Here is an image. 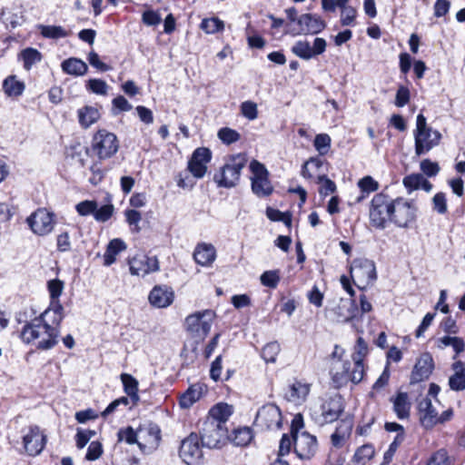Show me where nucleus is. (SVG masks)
Segmentation results:
<instances>
[{"instance_id":"nucleus-39","label":"nucleus","mask_w":465,"mask_h":465,"mask_svg":"<svg viewBox=\"0 0 465 465\" xmlns=\"http://www.w3.org/2000/svg\"><path fill=\"white\" fill-rule=\"evenodd\" d=\"M20 58L23 60L24 68L29 71L33 65L42 60L41 53L35 48H25L20 53Z\"/></svg>"},{"instance_id":"nucleus-3","label":"nucleus","mask_w":465,"mask_h":465,"mask_svg":"<svg viewBox=\"0 0 465 465\" xmlns=\"http://www.w3.org/2000/svg\"><path fill=\"white\" fill-rule=\"evenodd\" d=\"M247 163L245 154L231 156L224 165L214 174L213 180L219 187L232 188L240 181L242 170Z\"/></svg>"},{"instance_id":"nucleus-23","label":"nucleus","mask_w":465,"mask_h":465,"mask_svg":"<svg viewBox=\"0 0 465 465\" xmlns=\"http://www.w3.org/2000/svg\"><path fill=\"white\" fill-rule=\"evenodd\" d=\"M433 369L434 361L432 356L428 352L421 354L412 370L411 382L418 383L427 380Z\"/></svg>"},{"instance_id":"nucleus-60","label":"nucleus","mask_w":465,"mask_h":465,"mask_svg":"<svg viewBox=\"0 0 465 465\" xmlns=\"http://www.w3.org/2000/svg\"><path fill=\"white\" fill-rule=\"evenodd\" d=\"M103 446L99 441H92L87 449L85 459L87 460H96L103 454Z\"/></svg>"},{"instance_id":"nucleus-42","label":"nucleus","mask_w":465,"mask_h":465,"mask_svg":"<svg viewBox=\"0 0 465 465\" xmlns=\"http://www.w3.org/2000/svg\"><path fill=\"white\" fill-rule=\"evenodd\" d=\"M281 280L280 271L279 270H270L265 271L261 276L260 281L261 283L268 288L275 289Z\"/></svg>"},{"instance_id":"nucleus-16","label":"nucleus","mask_w":465,"mask_h":465,"mask_svg":"<svg viewBox=\"0 0 465 465\" xmlns=\"http://www.w3.org/2000/svg\"><path fill=\"white\" fill-rule=\"evenodd\" d=\"M46 437L38 426H30L23 435L24 450L29 456H37L44 450Z\"/></svg>"},{"instance_id":"nucleus-37","label":"nucleus","mask_w":465,"mask_h":465,"mask_svg":"<svg viewBox=\"0 0 465 465\" xmlns=\"http://www.w3.org/2000/svg\"><path fill=\"white\" fill-rule=\"evenodd\" d=\"M0 19L6 27L15 28L21 24L22 15L15 8L5 7L0 13Z\"/></svg>"},{"instance_id":"nucleus-47","label":"nucleus","mask_w":465,"mask_h":465,"mask_svg":"<svg viewBox=\"0 0 465 465\" xmlns=\"http://www.w3.org/2000/svg\"><path fill=\"white\" fill-rule=\"evenodd\" d=\"M223 27V22L216 17L205 18L201 23V28L207 34L217 33L222 31Z\"/></svg>"},{"instance_id":"nucleus-10","label":"nucleus","mask_w":465,"mask_h":465,"mask_svg":"<svg viewBox=\"0 0 465 465\" xmlns=\"http://www.w3.org/2000/svg\"><path fill=\"white\" fill-rule=\"evenodd\" d=\"M91 149L100 160L114 156L119 149V142L114 133L98 130L92 138Z\"/></svg>"},{"instance_id":"nucleus-12","label":"nucleus","mask_w":465,"mask_h":465,"mask_svg":"<svg viewBox=\"0 0 465 465\" xmlns=\"http://www.w3.org/2000/svg\"><path fill=\"white\" fill-rule=\"evenodd\" d=\"M250 171L252 173V191L258 197H266L272 194L273 187L269 180V172L265 165L257 160L250 163Z\"/></svg>"},{"instance_id":"nucleus-63","label":"nucleus","mask_w":465,"mask_h":465,"mask_svg":"<svg viewBox=\"0 0 465 465\" xmlns=\"http://www.w3.org/2000/svg\"><path fill=\"white\" fill-rule=\"evenodd\" d=\"M449 458L445 450H439L429 460L426 465H448Z\"/></svg>"},{"instance_id":"nucleus-61","label":"nucleus","mask_w":465,"mask_h":465,"mask_svg":"<svg viewBox=\"0 0 465 465\" xmlns=\"http://www.w3.org/2000/svg\"><path fill=\"white\" fill-rule=\"evenodd\" d=\"M113 205L105 204L100 207L99 209L96 208L94 213V217L96 221L104 223L111 218V216L113 215Z\"/></svg>"},{"instance_id":"nucleus-41","label":"nucleus","mask_w":465,"mask_h":465,"mask_svg":"<svg viewBox=\"0 0 465 465\" xmlns=\"http://www.w3.org/2000/svg\"><path fill=\"white\" fill-rule=\"evenodd\" d=\"M64 283L59 279H53L47 282V290L51 299L50 303L60 302L59 297L63 293Z\"/></svg>"},{"instance_id":"nucleus-34","label":"nucleus","mask_w":465,"mask_h":465,"mask_svg":"<svg viewBox=\"0 0 465 465\" xmlns=\"http://www.w3.org/2000/svg\"><path fill=\"white\" fill-rule=\"evenodd\" d=\"M352 424L351 420H342L331 435V443L336 448H341L349 437Z\"/></svg>"},{"instance_id":"nucleus-17","label":"nucleus","mask_w":465,"mask_h":465,"mask_svg":"<svg viewBox=\"0 0 465 465\" xmlns=\"http://www.w3.org/2000/svg\"><path fill=\"white\" fill-rule=\"evenodd\" d=\"M326 26L325 22L317 15L303 14L298 18V27L290 30L292 35H316Z\"/></svg>"},{"instance_id":"nucleus-33","label":"nucleus","mask_w":465,"mask_h":465,"mask_svg":"<svg viewBox=\"0 0 465 465\" xmlns=\"http://www.w3.org/2000/svg\"><path fill=\"white\" fill-rule=\"evenodd\" d=\"M393 401V410L399 419L409 417L411 403L406 392H399Z\"/></svg>"},{"instance_id":"nucleus-52","label":"nucleus","mask_w":465,"mask_h":465,"mask_svg":"<svg viewBox=\"0 0 465 465\" xmlns=\"http://www.w3.org/2000/svg\"><path fill=\"white\" fill-rule=\"evenodd\" d=\"M281 351L280 344L277 341L266 344L262 351V357L267 362H274Z\"/></svg>"},{"instance_id":"nucleus-56","label":"nucleus","mask_w":465,"mask_h":465,"mask_svg":"<svg viewBox=\"0 0 465 465\" xmlns=\"http://www.w3.org/2000/svg\"><path fill=\"white\" fill-rule=\"evenodd\" d=\"M241 113L248 120H254L258 116L257 104L252 101H245L241 104Z\"/></svg>"},{"instance_id":"nucleus-30","label":"nucleus","mask_w":465,"mask_h":465,"mask_svg":"<svg viewBox=\"0 0 465 465\" xmlns=\"http://www.w3.org/2000/svg\"><path fill=\"white\" fill-rule=\"evenodd\" d=\"M126 249V244L121 239H114L110 241L107 245L106 251L104 254V263L106 266L112 265L115 260L116 256L123 251Z\"/></svg>"},{"instance_id":"nucleus-1","label":"nucleus","mask_w":465,"mask_h":465,"mask_svg":"<svg viewBox=\"0 0 465 465\" xmlns=\"http://www.w3.org/2000/svg\"><path fill=\"white\" fill-rule=\"evenodd\" d=\"M59 330L36 318L26 324L21 332L22 340L26 343L35 342L41 350H48L57 343Z\"/></svg>"},{"instance_id":"nucleus-32","label":"nucleus","mask_w":465,"mask_h":465,"mask_svg":"<svg viewBox=\"0 0 465 465\" xmlns=\"http://www.w3.org/2000/svg\"><path fill=\"white\" fill-rule=\"evenodd\" d=\"M62 69L68 74L84 75L87 71V64L81 59L72 57L62 63Z\"/></svg>"},{"instance_id":"nucleus-31","label":"nucleus","mask_w":465,"mask_h":465,"mask_svg":"<svg viewBox=\"0 0 465 465\" xmlns=\"http://www.w3.org/2000/svg\"><path fill=\"white\" fill-rule=\"evenodd\" d=\"M100 118L99 111L93 106L86 105L78 110V120L84 128H88Z\"/></svg>"},{"instance_id":"nucleus-57","label":"nucleus","mask_w":465,"mask_h":465,"mask_svg":"<svg viewBox=\"0 0 465 465\" xmlns=\"http://www.w3.org/2000/svg\"><path fill=\"white\" fill-rule=\"evenodd\" d=\"M358 186L361 192L371 193L379 189V183L371 176H365L358 182Z\"/></svg>"},{"instance_id":"nucleus-8","label":"nucleus","mask_w":465,"mask_h":465,"mask_svg":"<svg viewBox=\"0 0 465 465\" xmlns=\"http://www.w3.org/2000/svg\"><path fill=\"white\" fill-rule=\"evenodd\" d=\"M298 426L302 427V415H296L292 420V438L294 451L301 459H310L317 451L316 437L306 431L300 432Z\"/></svg>"},{"instance_id":"nucleus-27","label":"nucleus","mask_w":465,"mask_h":465,"mask_svg":"<svg viewBox=\"0 0 465 465\" xmlns=\"http://www.w3.org/2000/svg\"><path fill=\"white\" fill-rule=\"evenodd\" d=\"M63 312L64 307L60 302L50 303V307L36 319L43 321V322L49 324V326H54L58 330L64 318Z\"/></svg>"},{"instance_id":"nucleus-46","label":"nucleus","mask_w":465,"mask_h":465,"mask_svg":"<svg viewBox=\"0 0 465 465\" xmlns=\"http://www.w3.org/2000/svg\"><path fill=\"white\" fill-rule=\"evenodd\" d=\"M322 165V161L319 158H311L307 162L304 163L302 168V175L304 178L311 179L313 177V174L316 171H318Z\"/></svg>"},{"instance_id":"nucleus-7","label":"nucleus","mask_w":465,"mask_h":465,"mask_svg":"<svg viewBox=\"0 0 465 465\" xmlns=\"http://www.w3.org/2000/svg\"><path fill=\"white\" fill-rule=\"evenodd\" d=\"M331 381L335 388H341L349 381L354 384L359 383L364 375L363 365H357L354 362L335 361L331 369Z\"/></svg>"},{"instance_id":"nucleus-24","label":"nucleus","mask_w":465,"mask_h":465,"mask_svg":"<svg viewBox=\"0 0 465 465\" xmlns=\"http://www.w3.org/2000/svg\"><path fill=\"white\" fill-rule=\"evenodd\" d=\"M148 299L153 307L166 308L173 303L174 293L171 287L156 285L150 292Z\"/></svg>"},{"instance_id":"nucleus-29","label":"nucleus","mask_w":465,"mask_h":465,"mask_svg":"<svg viewBox=\"0 0 465 465\" xmlns=\"http://www.w3.org/2000/svg\"><path fill=\"white\" fill-rule=\"evenodd\" d=\"M232 414V407L226 403H218L210 411L207 420H213L222 426H225L229 417Z\"/></svg>"},{"instance_id":"nucleus-58","label":"nucleus","mask_w":465,"mask_h":465,"mask_svg":"<svg viewBox=\"0 0 465 465\" xmlns=\"http://www.w3.org/2000/svg\"><path fill=\"white\" fill-rule=\"evenodd\" d=\"M77 213L82 216L94 214L97 208V203L94 201H83L75 206Z\"/></svg>"},{"instance_id":"nucleus-59","label":"nucleus","mask_w":465,"mask_h":465,"mask_svg":"<svg viewBox=\"0 0 465 465\" xmlns=\"http://www.w3.org/2000/svg\"><path fill=\"white\" fill-rule=\"evenodd\" d=\"M94 435L95 431L94 430L79 429L75 436L76 447L83 449Z\"/></svg>"},{"instance_id":"nucleus-35","label":"nucleus","mask_w":465,"mask_h":465,"mask_svg":"<svg viewBox=\"0 0 465 465\" xmlns=\"http://www.w3.org/2000/svg\"><path fill=\"white\" fill-rule=\"evenodd\" d=\"M121 381L124 385V392L131 398L134 403L139 401L138 381L128 373L121 374Z\"/></svg>"},{"instance_id":"nucleus-13","label":"nucleus","mask_w":465,"mask_h":465,"mask_svg":"<svg viewBox=\"0 0 465 465\" xmlns=\"http://www.w3.org/2000/svg\"><path fill=\"white\" fill-rule=\"evenodd\" d=\"M32 232L39 236L52 232L54 227V215L45 208H39L26 219Z\"/></svg>"},{"instance_id":"nucleus-44","label":"nucleus","mask_w":465,"mask_h":465,"mask_svg":"<svg viewBox=\"0 0 465 465\" xmlns=\"http://www.w3.org/2000/svg\"><path fill=\"white\" fill-rule=\"evenodd\" d=\"M292 52L300 58L309 60L313 57V51L307 41H298L292 47Z\"/></svg>"},{"instance_id":"nucleus-43","label":"nucleus","mask_w":465,"mask_h":465,"mask_svg":"<svg viewBox=\"0 0 465 465\" xmlns=\"http://www.w3.org/2000/svg\"><path fill=\"white\" fill-rule=\"evenodd\" d=\"M200 398V391L194 387H190L181 397L180 406L183 409L190 408Z\"/></svg>"},{"instance_id":"nucleus-18","label":"nucleus","mask_w":465,"mask_h":465,"mask_svg":"<svg viewBox=\"0 0 465 465\" xmlns=\"http://www.w3.org/2000/svg\"><path fill=\"white\" fill-rule=\"evenodd\" d=\"M282 412L275 404H266L257 412L255 424L269 430L279 429L282 425Z\"/></svg>"},{"instance_id":"nucleus-54","label":"nucleus","mask_w":465,"mask_h":465,"mask_svg":"<svg viewBox=\"0 0 465 465\" xmlns=\"http://www.w3.org/2000/svg\"><path fill=\"white\" fill-rule=\"evenodd\" d=\"M373 455L374 449L371 445H363L356 450L353 458L358 463L364 464L370 460Z\"/></svg>"},{"instance_id":"nucleus-48","label":"nucleus","mask_w":465,"mask_h":465,"mask_svg":"<svg viewBox=\"0 0 465 465\" xmlns=\"http://www.w3.org/2000/svg\"><path fill=\"white\" fill-rule=\"evenodd\" d=\"M317 183L321 184L319 193L323 197L333 193L337 189L335 183L329 179L325 174L318 175Z\"/></svg>"},{"instance_id":"nucleus-19","label":"nucleus","mask_w":465,"mask_h":465,"mask_svg":"<svg viewBox=\"0 0 465 465\" xmlns=\"http://www.w3.org/2000/svg\"><path fill=\"white\" fill-rule=\"evenodd\" d=\"M128 264L131 274L136 276H145L159 270L158 259L145 254H137L129 259Z\"/></svg>"},{"instance_id":"nucleus-49","label":"nucleus","mask_w":465,"mask_h":465,"mask_svg":"<svg viewBox=\"0 0 465 465\" xmlns=\"http://www.w3.org/2000/svg\"><path fill=\"white\" fill-rule=\"evenodd\" d=\"M267 217L273 222H282L286 226L292 224V215L289 213H282L279 210L268 207L266 209Z\"/></svg>"},{"instance_id":"nucleus-5","label":"nucleus","mask_w":465,"mask_h":465,"mask_svg":"<svg viewBox=\"0 0 465 465\" xmlns=\"http://www.w3.org/2000/svg\"><path fill=\"white\" fill-rule=\"evenodd\" d=\"M415 153L420 156L427 153L440 143L441 134L427 125L426 118L422 114H418L416 129L414 131Z\"/></svg>"},{"instance_id":"nucleus-9","label":"nucleus","mask_w":465,"mask_h":465,"mask_svg":"<svg viewBox=\"0 0 465 465\" xmlns=\"http://www.w3.org/2000/svg\"><path fill=\"white\" fill-rule=\"evenodd\" d=\"M215 318L212 310H203L188 315L184 321V328L189 334L199 340H203L211 331Z\"/></svg>"},{"instance_id":"nucleus-22","label":"nucleus","mask_w":465,"mask_h":465,"mask_svg":"<svg viewBox=\"0 0 465 465\" xmlns=\"http://www.w3.org/2000/svg\"><path fill=\"white\" fill-rule=\"evenodd\" d=\"M418 413L420 422L426 430L432 429L437 425L439 412L430 398L426 397L419 401Z\"/></svg>"},{"instance_id":"nucleus-11","label":"nucleus","mask_w":465,"mask_h":465,"mask_svg":"<svg viewBox=\"0 0 465 465\" xmlns=\"http://www.w3.org/2000/svg\"><path fill=\"white\" fill-rule=\"evenodd\" d=\"M227 428L220 425L213 420H206L203 422L201 431V442L203 447L209 449H219L223 447L227 440Z\"/></svg>"},{"instance_id":"nucleus-36","label":"nucleus","mask_w":465,"mask_h":465,"mask_svg":"<svg viewBox=\"0 0 465 465\" xmlns=\"http://www.w3.org/2000/svg\"><path fill=\"white\" fill-rule=\"evenodd\" d=\"M253 439V433L249 427H241L233 430L231 440L236 446L245 447Z\"/></svg>"},{"instance_id":"nucleus-64","label":"nucleus","mask_w":465,"mask_h":465,"mask_svg":"<svg viewBox=\"0 0 465 465\" xmlns=\"http://www.w3.org/2000/svg\"><path fill=\"white\" fill-rule=\"evenodd\" d=\"M449 385L453 391L465 389V373H454L449 379Z\"/></svg>"},{"instance_id":"nucleus-40","label":"nucleus","mask_w":465,"mask_h":465,"mask_svg":"<svg viewBox=\"0 0 465 465\" xmlns=\"http://www.w3.org/2000/svg\"><path fill=\"white\" fill-rule=\"evenodd\" d=\"M41 35L46 38L58 39L68 35V32L60 25H40Z\"/></svg>"},{"instance_id":"nucleus-26","label":"nucleus","mask_w":465,"mask_h":465,"mask_svg":"<svg viewBox=\"0 0 465 465\" xmlns=\"http://www.w3.org/2000/svg\"><path fill=\"white\" fill-rule=\"evenodd\" d=\"M193 259L202 266H211L216 259V249L212 243H198L193 252Z\"/></svg>"},{"instance_id":"nucleus-51","label":"nucleus","mask_w":465,"mask_h":465,"mask_svg":"<svg viewBox=\"0 0 465 465\" xmlns=\"http://www.w3.org/2000/svg\"><path fill=\"white\" fill-rule=\"evenodd\" d=\"M218 138L225 144H231L240 140V134L229 127L221 128L217 134Z\"/></svg>"},{"instance_id":"nucleus-15","label":"nucleus","mask_w":465,"mask_h":465,"mask_svg":"<svg viewBox=\"0 0 465 465\" xmlns=\"http://www.w3.org/2000/svg\"><path fill=\"white\" fill-rule=\"evenodd\" d=\"M200 438L196 433H191L180 446L179 455L187 465H200L203 460V451L199 445Z\"/></svg>"},{"instance_id":"nucleus-4","label":"nucleus","mask_w":465,"mask_h":465,"mask_svg":"<svg viewBox=\"0 0 465 465\" xmlns=\"http://www.w3.org/2000/svg\"><path fill=\"white\" fill-rule=\"evenodd\" d=\"M393 198L380 193L375 194L369 208V219L372 227L384 230L388 223H391Z\"/></svg>"},{"instance_id":"nucleus-53","label":"nucleus","mask_w":465,"mask_h":465,"mask_svg":"<svg viewBox=\"0 0 465 465\" xmlns=\"http://www.w3.org/2000/svg\"><path fill=\"white\" fill-rule=\"evenodd\" d=\"M423 182V175L420 173H412L403 178L402 183L407 189L408 193H411L414 190L420 188V183Z\"/></svg>"},{"instance_id":"nucleus-6","label":"nucleus","mask_w":465,"mask_h":465,"mask_svg":"<svg viewBox=\"0 0 465 465\" xmlns=\"http://www.w3.org/2000/svg\"><path fill=\"white\" fill-rule=\"evenodd\" d=\"M418 206L414 200L404 197L393 198L391 223L401 229H409L416 223Z\"/></svg>"},{"instance_id":"nucleus-62","label":"nucleus","mask_w":465,"mask_h":465,"mask_svg":"<svg viewBox=\"0 0 465 465\" xmlns=\"http://www.w3.org/2000/svg\"><path fill=\"white\" fill-rule=\"evenodd\" d=\"M341 23L342 25H351L355 20L357 11L352 6H348L341 9Z\"/></svg>"},{"instance_id":"nucleus-21","label":"nucleus","mask_w":465,"mask_h":465,"mask_svg":"<svg viewBox=\"0 0 465 465\" xmlns=\"http://www.w3.org/2000/svg\"><path fill=\"white\" fill-rule=\"evenodd\" d=\"M352 279L369 283L376 280V268L372 261L368 259H359L353 262L351 269Z\"/></svg>"},{"instance_id":"nucleus-38","label":"nucleus","mask_w":465,"mask_h":465,"mask_svg":"<svg viewBox=\"0 0 465 465\" xmlns=\"http://www.w3.org/2000/svg\"><path fill=\"white\" fill-rule=\"evenodd\" d=\"M3 88L8 96H19L25 90V84L18 81L15 75H11L4 81Z\"/></svg>"},{"instance_id":"nucleus-2","label":"nucleus","mask_w":465,"mask_h":465,"mask_svg":"<svg viewBox=\"0 0 465 465\" xmlns=\"http://www.w3.org/2000/svg\"><path fill=\"white\" fill-rule=\"evenodd\" d=\"M344 411L343 399L334 394L320 400L311 408V417L320 426L331 423L339 419Z\"/></svg>"},{"instance_id":"nucleus-14","label":"nucleus","mask_w":465,"mask_h":465,"mask_svg":"<svg viewBox=\"0 0 465 465\" xmlns=\"http://www.w3.org/2000/svg\"><path fill=\"white\" fill-rule=\"evenodd\" d=\"M161 430L154 423H148L139 427L138 447L144 454H151L156 450L161 441Z\"/></svg>"},{"instance_id":"nucleus-20","label":"nucleus","mask_w":465,"mask_h":465,"mask_svg":"<svg viewBox=\"0 0 465 465\" xmlns=\"http://www.w3.org/2000/svg\"><path fill=\"white\" fill-rule=\"evenodd\" d=\"M212 159V152L205 147L197 148L188 162V171L197 179L203 178L207 172V164Z\"/></svg>"},{"instance_id":"nucleus-25","label":"nucleus","mask_w":465,"mask_h":465,"mask_svg":"<svg viewBox=\"0 0 465 465\" xmlns=\"http://www.w3.org/2000/svg\"><path fill=\"white\" fill-rule=\"evenodd\" d=\"M311 391V385L301 381H294L287 389L285 398L294 404L303 403Z\"/></svg>"},{"instance_id":"nucleus-45","label":"nucleus","mask_w":465,"mask_h":465,"mask_svg":"<svg viewBox=\"0 0 465 465\" xmlns=\"http://www.w3.org/2000/svg\"><path fill=\"white\" fill-rule=\"evenodd\" d=\"M117 435H118V440L120 441L124 440L130 445L135 444V443L138 445L139 429L137 430H134L132 427L128 426L124 429L119 430Z\"/></svg>"},{"instance_id":"nucleus-55","label":"nucleus","mask_w":465,"mask_h":465,"mask_svg":"<svg viewBox=\"0 0 465 465\" xmlns=\"http://www.w3.org/2000/svg\"><path fill=\"white\" fill-rule=\"evenodd\" d=\"M331 146V137L326 134H317L314 139V147L320 153L324 155L327 153Z\"/></svg>"},{"instance_id":"nucleus-28","label":"nucleus","mask_w":465,"mask_h":465,"mask_svg":"<svg viewBox=\"0 0 465 465\" xmlns=\"http://www.w3.org/2000/svg\"><path fill=\"white\" fill-rule=\"evenodd\" d=\"M357 311L356 303L351 299H341L334 309L337 320L341 322H349L356 316Z\"/></svg>"},{"instance_id":"nucleus-50","label":"nucleus","mask_w":465,"mask_h":465,"mask_svg":"<svg viewBox=\"0 0 465 465\" xmlns=\"http://www.w3.org/2000/svg\"><path fill=\"white\" fill-rule=\"evenodd\" d=\"M368 352V346L361 337H359L352 354L353 362L357 365H363V358Z\"/></svg>"}]
</instances>
